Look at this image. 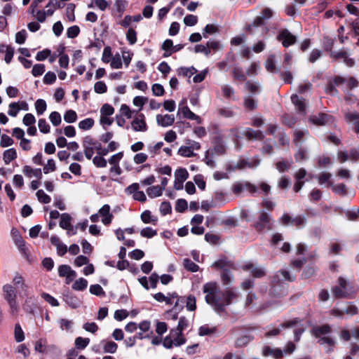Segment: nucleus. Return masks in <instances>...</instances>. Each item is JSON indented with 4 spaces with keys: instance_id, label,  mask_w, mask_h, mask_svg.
Wrapping results in <instances>:
<instances>
[{
    "instance_id": "obj_1",
    "label": "nucleus",
    "mask_w": 359,
    "mask_h": 359,
    "mask_svg": "<svg viewBox=\"0 0 359 359\" xmlns=\"http://www.w3.org/2000/svg\"><path fill=\"white\" fill-rule=\"evenodd\" d=\"M205 294V299L212 309L220 316H226V306L235 303L239 297V293L233 287H226L222 292L215 282H209L203 287Z\"/></svg>"
},
{
    "instance_id": "obj_2",
    "label": "nucleus",
    "mask_w": 359,
    "mask_h": 359,
    "mask_svg": "<svg viewBox=\"0 0 359 359\" xmlns=\"http://www.w3.org/2000/svg\"><path fill=\"white\" fill-rule=\"evenodd\" d=\"M288 271L282 270L278 271L271 280V293L275 296H282L287 294V285L285 281H292Z\"/></svg>"
},
{
    "instance_id": "obj_3",
    "label": "nucleus",
    "mask_w": 359,
    "mask_h": 359,
    "mask_svg": "<svg viewBox=\"0 0 359 359\" xmlns=\"http://www.w3.org/2000/svg\"><path fill=\"white\" fill-rule=\"evenodd\" d=\"M288 327L293 328L294 335V341H298L300 339L301 335L306 330V326L302 323V321L298 318H294L287 320L283 324H280L278 327L271 328L266 332L267 337L276 336L280 333L282 329Z\"/></svg>"
},
{
    "instance_id": "obj_4",
    "label": "nucleus",
    "mask_w": 359,
    "mask_h": 359,
    "mask_svg": "<svg viewBox=\"0 0 359 359\" xmlns=\"http://www.w3.org/2000/svg\"><path fill=\"white\" fill-rule=\"evenodd\" d=\"M2 291L3 297L9 305L11 315L15 316L19 309V306L16 301L17 294H18L16 289L13 285L7 283L3 285Z\"/></svg>"
},
{
    "instance_id": "obj_5",
    "label": "nucleus",
    "mask_w": 359,
    "mask_h": 359,
    "mask_svg": "<svg viewBox=\"0 0 359 359\" xmlns=\"http://www.w3.org/2000/svg\"><path fill=\"white\" fill-rule=\"evenodd\" d=\"M233 263L228 261L225 258L219 259L215 261L212 266L217 269H222L221 273V280L224 285H230L233 280V275L229 271V269L233 268Z\"/></svg>"
},
{
    "instance_id": "obj_6",
    "label": "nucleus",
    "mask_w": 359,
    "mask_h": 359,
    "mask_svg": "<svg viewBox=\"0 0 359 359\" xmlns=\"http://www.w3.org/2000/svg\"><path fill=\"white\" fill-rule=\"evenodd\" d=\"M333 295L337 298L348 297L355 292V288L344 278H339V285L332 290Z\"/></svg>"
},
{
    "instance_id": "obj_7",
    "label": "nucleus",
    "mask_w": 359,
    "mask_h": 359,
    "mask_svg": "<svg viewBox=\"0 0 359 359\" xmlns=\"http://www.w3.org/2000/svg\"><path fill=\"white\" fill-rule=\"evenodd\" d=\"M331 327L328 325H323L321 326H317L312 329V334L319 338L318 343L321 345L327 344L329 346H333L334 341L329 337H323L331 332Z\"/></svg>"
},
{
    "instance_id": "obj_8",
    "label": "nucleus",
    "mask_w": 359,
    "mask_h": 359,
    "mask_svg": "<svg viewBox=\"0 0 359 359\" xmlns=\"http://www.w3.org/2000/svg\"><path fill=\"white\" fill-rule=\"evenodd\" d=\"M13 285L17 293L21 297L28 296V285L25 278L20 273H16L13 278Z\"/></svg>"
},
{
    "instance_id": "obj_9",
    "label": "nucleus",
    "mask_w": 359,
    "mask_h": 359,
    "mask_svg": "<svg viewBox=\"0 0 359 359\" xmlns=\"http://www.w3.org/2000/svg\"><path fill=\"white\" fill-rule=\"evenodd\" d=\"M255 229L258 231H266L272 229V222L270 215L262 211L259 220L255 224Z\"/></svg>"
},
{
    "instance_id": "obj_10",
    "label": "nucleus",
    "mask_w": 359,
    "mask_h": 359,
    "mask_svg": "<svg viewBox=\"0 0 359 359\" xmlns=\"http://www.w3.org/2000/svg\"><path fill=\"white\" fill-rule=\"evenodd\" d=\"M231 189L234 194L238 195L245 189L251 194L256 193L258 190V187L247 182H236L232 185Z\"/></svg>"
},
{
    "instance_id": "obj_11",
    "label": "nucleus",
    "mask_w": 359,
    "mask_h": 359,
    "mask_svg": "<svg viewBox=\"0 0 359 359\" xmlns=\"http://www.w3.org/2000/svg\"><path fill=\"white\" fill-rule=\"evenodd\" d=\"M189 177V173L185 168H179L175 172L174 187L176 190H182L184 187L183 183Z\"/></svg>"
},
{
    "instance_id": "obj_12",
    "label": "nucleus",
    "mask_w": 359,
    "mask_h": 359,
    "mask_svg": "<svg viewBox=\"0 0 359 359\" xmlns=\"http://www.w3.org/2000/svg\"><path fill=\"white\" fill-rule=\"evenodd\" d=\"M337 158L341 163L348 160H350L352 162H356L359 160V149H352L349 154L345 151H339L337 154Z\"/></svg>"
},
{
    "instance_id": "obj_13",
    "label": "nucleus",
    "mask_w": 359,
    "mask_h": 359,
    "mask_svg": "<svg viewBox=\"0 0 359 359\" xmlns=\"http://www.w3.org/2000/svg\"><path fill=\"white\" fill-rule=\"evenodd\" d=\"M277 38L282 42L283 46L285 48L295 43L297 40L296 36L287 29L281 30Z\"/></svg>"
},
{
    "instance_id": "obj_14",
    "label": "nucleus",
    "mask_w": 359,
    "mask_h": 359,
    "mask_svg": "<svg viewBox=\"0 0 359 359\" xmlns=\"http://www.w3.org/2000/svg\"><path fill=\"white\" fill-rule=\"evenodd\" d=\"M131 128L135 132H146L148 129L143 114H138L131 122Z\"/></svg>"
},
{
    "instance_id": "obj_15",
    "label": "nucleus",
    "mask_w": 359,
    "mask_h": 359,
    "mask_svg": "<svg viewBox=\"0 0 359 359\" xmlns=\"http://www.w3.org/2000/svg\"><path fill=\"white\" fill-rule=\"evenodd\" d=\"M183 104H184V101H182L180 104L178 114H182V116L184 118H187L190 120L196 121L198 123H201V117L195 114L194 112H192L187 106H182Z\"/></svg>"
},
{
    "instance_id": "obj_16",
    "label": "nucleus",
    "mask_w": 359,
    "mask_h": 359,
    "mask_svg": "<svg viewBox=\"0 0 359 359\" xmlns=\"http://www.w3.org/2000/svg\"><path fill=\"white\" fill-rule=\"evenodd\" d=\"M110 209L109 205L105 204L98 211L99 215L102 217V222L106 226L111 224L114 217L113 215L110 212Z\"/></svg>"
},
{
    "instance_id": "obj_17",
    "label": "nucleus",
    "mask_w": 359,
    "mask_h": 359,
    "mask_svg": "<svg viewBox=\"0 0 359 359\" xmlns=\"http://www.w3.org/2000/svg\"><path fill=\"white\" fill-rule=\"evenodd\" d=\"M309 121L317 126H325L332 121V116L326 114H319L317 116H312L309 118Z\"/></svg>"
},
{
    "instance_id": "obj_18",
    "label": "nucleus",
    "mask_w": 359,
    "mask_h": 359,
    "mask_svg": "<svg viewBox=\"0 0 359 359\" xmlns=\"http://www.w3.org/2000/svg\"><path fill=\"white\" fill-rule=\"evenodd\" d=\"M175 121V117L173 115L165 114L161 115L158 114L156 116V122L158 125L162 127H168L170 126L173 124Z\"/></svg>"
},
{
    "instance_id": "obj_19",
    "label": "nucleus",
    "mask_w": 359,
    "mask_h": 359,
    "mask_svg": "<svg viewBox=\"0 0 359 359\" xmlns=\"http://www.w3.org/2000/svg\"><path fill=\"white\" fill-rule=\"evenodd\" d=\"M22 172L26 177L29 178L35 177L36 178L41 179L42 177L41 168H32L29 165H25L22 168Z\"/></svg>"
},
{
    "instance_id": "obj_20",
    "label": "nucleus",
    "mask_w": 359,
    "mask_h": 359,
    "mask_svg": "<svg viewBox=\"0 0 359 359\" xmlns=\"http://www.w3.org/2000/svg\"><path fill=\"white\" fill-rule=\"evenodd\" d=\"M344 313L349 316H354L358 313V309L355 306L350 304L344 310L336 309L332 311V314L338 317L343 316Z\"/></svg>"
},
{
    "instance_id": "obj_21",
    "label": "nucleus",
    "mask_w": 359,
    "mask_h": 359,
    "mask_svg": "<svg viewBox=\"0 0 359 359\" xmlns=\"http://www.w3.org/2000/svg\"><path fill=\"white\" fill-rule=\"evenodd\" d=\"M291 101L299 112L302 114H305L306 103L303 98L299 97L297 95H292L291 96Z\"/></svg>"
},
{
    "instance_id": "obj_22",
    "label": "nucleus",
    "mask_w": 359,
    "mask_h": 359,
    "mask_svg": "<svg viewBox=\"0 0 359 359\" xmlns=\"http://www.w3.org/2000/svg\"><path fill=\"white\" fill-rule=\"evenodd\" d=\"M244 269L250 271L252 275L255 278H261L265 276L266 273L264 268L255 266L253 264H246Z\"/></svg>"
},
{
    "instance_id": "obj_23",
    "label": "nucleus",
    "mask_w": 359,
    "mask_h": 359,
    "mask_svg": "<svg viewBox=\"0 0 359 359\" xmlns=\"http://www.w3.org/2000/svg\"><path fill=\"white\" fill-rule=\"evenodd\" d=\"M259 163L260 160L258 158H254L249 161L245 160H241L238 163L236 168L238 169H243L247 167L250 168H255L259 165Z\"/></svg>"
},
{
    "instance_id": "obj_24",
    "label": "nucleus",
    "mask_w": 359,
    "mask_h": 359,
    "mask_svg": "<svg viewBox=\"0 0 359 359\" xmlns=\"http://www.w3.org/2000/svg\"><path fill=\"white\" fill-rule=\"evenodd\" d=\"M262 353L265 356L273 355V357L276 359H280L283 355V351L281 349H272L269 346H264L263 348Z\"/></svg>"
},
{
    "instance_id": "obj_25",
    "label": "nucleus",
    "mask_w": 359,
    "mask_h": 359,
    "mask_svg": "<svg viewBox=\"0 0 359 359\" xmlns=\"http://www.w3.org/2000/svg\"><path fill=\"white\" fill-rule=\"evenodd\" d=\"M243 135L250 140H262L264 138V135L260 130H255L250 128H246Z\"/></svg>"
},
{
    "instance_id": "obj_26",
    "label": "nucleus",
    "mask_w": 359,
    "mask_h": 359,
    "mask_svg": "<svg viewBox=\"0 0 359 359\" xmlns=\"http://www.w3.org/2000/svg\"><path fill=\"white\" fill-rule=\"evenodd\" d=\"M17 156V151L14 148L6 149L3 154V159L6 165H8L12 161L15 160Z\"/></svg>"
},
{
    "instance_id": "obj_27",
    "label": "nucleus",
    "mask_w": 359,
    "mask_h": 359,
    "mask_svg": "<svg viewBox=\"0 0 359 359\" xmlns=\"http://www.w3.org/2000/svg\"><path fill=\"white\" fill-rule=\"evenodd\" d=\"M141 219L144 224H156L158 218L156 216L152 215L149 210H144L141 214Z\"/></svg>"
},
{
    "instance_id": "obj_28",
    "label": "nucleus",
    "mask_w": 359,
    "mask_h": 359,
    "mask_svg": "<svg viewBox=\"0 0 359 359\" xmlns=\"http://www.w3.org/2000/svg\"><path fill=\"white\" fill-rule=\"evenodd\" d=\"M332 175L327 172H323L320 173L318 177V183L320 185L325 184L326 187H332L333 183L330 181Z\"/></svg>"
},
{
    "instance_id": "obj_29",
    "label": "nucleus",
    "mask_w": 359,
    "mask_h": 359,
    "mask_svg": "<svg viewBox=\"0 0 359 359\" xmlns=\"http://www.w3.org/2000/svg\"><path fill=\"white\" fill-rule=\"evenodd\" d=\"M337 82L347 83V88H348V90L355 88L358 86V81L355 78L351 76H337Z\"/></svg>"
},
{
    "instance_id": "obj_30",
    "label": "nucleus",
    "mask_w": 359,
    "mask_h": 359,
    "mask_svg": "<svg viewBox=\"0 0 359 359\" xmlns=\"http://www.w3.org/2000/svg\"><path fill=\"white\" fill-rule=\"evenodd\" d=\"M265 68L271 73L278 72V70L276 66L275 55H269L265 62Z\"/></svg>"
},
{
    "instance_id": "obj_31",
    "label": "nucleus",
    "mask_w": 359,
    "mask_h": 359,
    "mask_svg": "<svg viewBox=\"0 0 359 359\" xmlns=\"http://www.w3.org/2000/svg\"><path fill=\"white\" fill-rule=\"evenodd\" d=\"M345 117L347 121L353 123L355 132L359 133V114L350 112L347 113Z\"/></svg>"
},
{
    "instance_id": "obj_32",
    "label": "nucleus",
    "mask_w": 359,
    "mask_h": 359,
    "mask_svg": "<svg viewBox=\"0 0 359 359\" xmlns=\"http://www.w3.org/2000/svg\"><path fill=\"white\" fill-rule=\"evenodd\" d=\"M170 336L173 338L174 346H180L186 342V339L182 335V333H179L175 330H172L170 333Z\"/></svg>"
},
{
    "instance_id": "obj_33",
    "label": "nucleus",
    "mask_w": 359,
    "mask_h": 359,
    "mask_svg": "<svg viewBox=\"0 0 359 359\" xmlns=\"http://www.w3.org/2000/svg\"><path fill=\"white\" fill-rule=\"evenodd\" d=\"M332 56L335 58H343L344 62L347 66L351 67L354 64V60L348 57L347 53L345 51H340L337 53H332Z\"/></svg>"
},
{
    "instance_id": "obj_34",
    "label": "nucleus",
    "mask_w": 359,
    "mask_h": 359,
    "mask_svg": "<svg viewBox=\"0 0 359 359\" xmlns=\"http://www.w3.org/2000/svg\"><path fill=\"white\" fill-rule=\"evenodd\" d=\"M103 350L104 353H114L117 348L118 345L116 343L112 341H102Z\"/></svg>"
},
{
    "instance_id": "obj_35",
    "label": "nucleus",
    "mask_w": 359,
    "mask_h": 359,
    "mask_svg": "<svg viewBox=\"0 0 359 359\" xmlns=\"http://www.w3.org/2000/svg\"><path fill=\"white\" fill-rule=\"evenodd\" d=\"M65 301L72 309L78 308L81 305V301L76 296L72 294L65 295Z\"/></svg>"
},
{
    "instance_id": "obj_36",
    "label": "nucleus",
    "mask_w": 359,
    "mask_h": 359,
    "mask_svg": "<svg viewBox=\"0 0 359 359\" xmlns=\"http://www.w3.org/2000/svg\"><path fill=\"white\" fill-rule=\"evenodd\" d=\"M246 89L252 94H259L261 91V86L258 82L248 81L245 83Z\"/></svg>"
},
{
    "instance_id": "obj_37",
    "label": "nucleus",
    "mask_w": 359,
    "mask_h": 359,
    "mask_svg": "<svg viewBox=\"0 0 359 359\" xmlns=\"http://www.w3.org/2000/svg\"><path fill=\"white\" fill-rule=\"evenodd\" d=\"M197 72V69L194 67H180L177 69V74L180 76L191 77Z\"/></svg>"
},
{
    "instance_id": "obj_38",
    "label": "nucleus",
    "mask_w": 359,
    "mask_h": 359,
    "mask_svg": "<svg viewBox=\"0 0 359 359\" xmlns=\"http://www.w3.org/2000/svg\"><path fill=\"white\" fill-rule=\"evenodd\" d=\"M72 217L68 213H62L60 215V226L63 229H68L72 224Z\"/></svg>"
},
{
    "instance_id": "obj_39",
    "label": "nucleus",
    "mask_w": 359,
    "mask_h": 359,
    "mask_svg": "<svg viewBox=\"0 0 359 359\" xmlns=\"http://www.w3.org/2000/svg\"><path fill=\"white\" fill-rule=\"evenodd\" d=\"M162 192V188L159 185L152 186L147 189V195L152 198L161 196Z\"/></svg>"
},
{
    "instance_id": "obj_40",
    "label": "nucleus",
    "mask_w": 359,
    "mask_h": 359,
    "mask_svg": "<svg viewBox=\"0 0 359 359\" xmlns=\"http://www.w3.org/2000/svg\"><path fill=\"white\" fill-rule=\"evenodd\" d=\"M87 280L83 278H80L73 283L72 288L76 291H83L87 287Z\"/></svg>"
},
{
    "instance_id": "obj_41",
    "label": "nucleus",
    "mask_w": 359,
    "mask_h": 359,
    "mask_svg": "<svg viewBox=\"0 0 359 359\" xmlns=\"http://www.w3.org/2000/svg\"><path fill=\"white\" fill-rule=\"evenodd\" d=\"M215 151V149L214 150H208L205 152V157H204V162L210 168H215V162L214 160V151Z\"/></svg>"
},
{
    "instance_id": "obj_42",
    "label": "nucleus",
    "mask_w": 359,
    "mask_h": 359,
    "mask_svg": "<svg viewBox=\"0 0 359 359\" xmlns=\"http://www.w3.org/2000/svg\"><path fill=\"white\" fill-rule=\"evenodd\" d=\"M36 114L38 115H42L47 109V104L44 100L38 99L34 104Z\"/></svg>"
},
{
    "instance_id": "obj_43",
    "label": "nucleus",
    "mask_w": 359,
    "mask_h": 359,
    "mask_svg": "<svg viewBox=\"0 0 359 359\" xmlns=\"http://www.w3.org/2000/svg\"><path fill=\"white\" fill-rule=\"evenodd\" d=\"M183 266L184 269L191 272H196L199 270V266L189 258L183 259Z\"/></svg>"
},
{
    "instance_id": "obj_44",
    "label": "nucleus",
    "mask_w": 359,
    "mask_h": 359,
    "mask_svg": "<svg viewBox=\"0 0 359 359\" xmlns=\"http://www.w3.org/2000/svg\"><path fill=\"white\" fill-rule=\"evenodd\" d=\"M294 158L297 162L307 160L309 158L307 150L305 148L299 147L294 154Z\"/></svg>"
},
{
    "instance_id": "obj_45",
    "label": "nucleus",
    "mask_w": 359,
    "mask_h": 359,
    "mask_svg": "<svg viewBox=\"0 0 359 359\" xmlns=\"http://www.w3.org/2000/svg\"><path fill=\"white\" fill-rule=\"evenodd\" d=\"M308 134L309 131L307 130H296L294 133V142L295 144H300L302 142L303 137Z\"/></svg>"
},
{
    "instance_id": "obj_46",
    "label": "nucleus",
    "mask_w": 359,
    "mask_h": 359,
    "mask_svg": "<svg viewBox=\"0 0 359 359\" xmlns=\"http://www.w3.org/2000/svg\"><path fill=\"white\" fill-rule=\"evenodd\" d=\"M244 107L249 109L253 110L257 108V101L250 95H247L244 98Z\"/></svg>"
},
{
    "instance_id": "obj_47",
    "label": "nucleus",
    "mask_w": 359,
    "mask_h": 359,
    "mask_svg": "<svg viewBox=\"0 0 359 359\" xmlns=\"http://www.w3.org/2000/svg\"><path fill=\"white\" fill-rule=\"evenodd\" d=\"M94 120L91 118H87L79 123V128L83 130H88L93 128Z\"/></svg>"
},
{
    "instance_id": "obj_48",
    "label": "nucleus",
    "mask_w": 359,
    "mask_h": 359,
    "mask_svg": "<svg viewBox=\"0 0 359 359\" xmlns=\"http://www.w3.org/2000/svg\"><path fill=\"white\" fill-rule=\"evenodd\" d=\"M222 91L223 93V95L226 98H232L233 100H236V98L233 96L234 95V89L230 86L229 85H222Z\"/></svg>"
},
{
    "instance_id": "obj_49",
    "label": "nucleus",
    "mask_w": 359,
    "mask_h": 359,
    "mask_svg": "<svg viewBox=\"0 0 359 359\" xmlns=\"http://www.w3.org/2000/svg\"><path fill=\"white\" fill-rule=\"evenodd\" d=\"M77 119V114L75 111L69 109L64 114V120L68 123H74Z\"/></svg>"
},
{
    "instance_id": "obj_50",
    "label": "nucleus",
    "mask_w": 359,
    "mask_h": 359,
    "mask_svg": "<svg viewBox=\"0 0 359 359\" xmlns=\"http://www.w3.org/2000/svg\"><path fill=\"white\" fill-rule=\"evenodd\" d=\"M90 343L89 338L79 337L75 339V346L77 349H84Z\"/></svg>"
},
{
    "instance_id": "obj_51",
    "label": "nucleus",
    "mask_w": 359,
    "mask_h": 359,
    "mask_svg": "<svg viewBox=\"0 0 359 359\" xmlns=\"http://www.w3.org/2000/svg\"><path fill=\"white\" fill-rule=\"evenodd\" d=\"M186 307L188 311H194L196 309V300L194 296L189 295L185 299Z\"/></svg>"
},
{
    "instance_id": "obj_52",
    "label": "nucleus",
    "mask_w": 359,
    "mask_h": 359,
    "mask_svg": "<svg viewBox=\"0 0 359 359\" xmlns=\"http://www.w3.org/2000/svg\"><path fill=\"white\" fill-rule=\"evenodd\" d=\"M331 187L335 194H340L341 196H346L348 194L346 186L344 184H332Z\"/></svg>"
},
{
    "instance_id": "obj_53",
    "label": "nucleus",
    "mask_w": 359,
    "mask_h": 359,
    "mask_svg": "<svg viewBox=\"0 0 359 359\" xmlns=\"http://www.w3.org/2000/svg\"><path fill=\"white\" fill-rule=\"evenodd\" d=\"M89 291L92 294L104 297L105 292L102 287L99 284L91 285L89 288Z\"/></svg>"
},
{
    "instance_id": "obj_54",
    "label": "nucleus",
    "mask_w": 359,
    "mask_h": 359,
    "mask_svg": "<svg viewBox=\"0 0 359 359\" xmlns=\"http://www.w3.org/2000/svg\"><path fill=\"white\" fill-rule=\"evenodd\" d=\"M14 336L17 342H21L25 339V334L20 324L15 325Z\"/></svg>"
},
{
    "instance_id": "obj_55",
    "label": "nucleus",
    "mask_w": 359,
    "mask_h": 359,
    "mask_svg": "<svg viewBox=\"0 0 359 359\" xmlns=\"http://www.w3.org/2000/svg\"><path fill=\"white\" fill-rule=\"evenodd\" d=\"M110 65L112 69H120L122 67V58L118 53L111 57Z\"/></svg>"
},
{
    "instance_id": "obj_56",
    "label": "nucleus",
    "mask_w": 359,
    "mask_h": 359,
    "mask_svg": "<svg viewBox=\"0 0 359 359\" xmlns=\"http://www.w3.org/2000/svg\"><path fill=\"white\" fill-rule=\"evenodd\" d=\"M36 194L38 201L40 203L48 204L51 201L50 197L48 195H47L42 189L38 190Z\"/></svg>"
},
{
    "instance_id": "obj_57",
    "label": "nucleus",
    "mask_w": 359,
    "mask_h": 359,
    "mask_svg": "<svg viewBox=\"0 0 359 359\" xmlns=\"http://www.w3.org/2000/svg\"><path fill=\"white\" fill-rule=\"evenodd\" d=\"M126 39L130 45H133L137 42V32L133 28H129L126 33Z\"/></svg>"
},
{
    "instance_id": "obj_58",
    "label": "nucleus",
    "mask_w": 359,
    "mask_h": 359,
    "mask_svg": "<svg viewBox=\"0 0 359 359\" xmlns=\"http://www.w3.org/2000/svg\"><path fill=\"white\" fill-rule=\"evenodd\" d=\"M292 165V161H278L276 164V168L280 172H284L287 170Z\"/></svg>"
},
{
    "instance_id": "obj_59",
    "label": "nucleus",
    "mask_w": 359,
    "mask_h": 359,
    "mask_svg": "<svg viewBox=\"0 0 359 359\" xmlns=\"http://www.w3.org/2000/svg\"><path fill=\"white\" fill-rule=\"evenodd\" d=\"M93 163L97 168H105L107 161L103 156L97 155L93 158Z\"/></svg>"
},
{
    "instance_id": "obj_60",
    "label": "nucleus",
    "mask_w": 359,
    "mask_h": 359,
    "mask_svg": "<svg viewBox=\"0 0 359 359\" xmlns=\"http://www.w3.org/2000/svg\"><path fill=\"white\" fill-rule=\"evenodd\" d=\"M157 234V231L151 227H145L140 231V235L144 238H151Z\"/></svg>"
},
{
    "instance_id": "obj_61",
    "label": "nucleus",
    "mask_w": 359,
    "mask_h": 359,
    "mask_svg": "<svg viewBox=\"0 0 359 359\" xmlns=\"http://www.w3.org/2000/svg\"><path fill=\"white\" fill-rule=\"evenodd\" d=\"M61 330L71 331L73 326V321L67 319L62 318L58 321Z\"/></svg>"
},
{
    "instance_id": "obj_62",
    "label": "nucleus",
    "mask_w": 359,
    "mask_h": 359,
    "mask_svg": "<svg viewBox=\"0 0 359 359\" xmlns=\"http://www.w3.org/2000/svg\"><path fill=\"white\" fill-rule=\"evenodd\" d=\"M50 121L54 126H57L60 124L62 118L59 112L53 111L49 115Z\"/></svg>"
},
{
    "instance_id": "obj_63",
    "label": "nucleus",
    "mask_w": 359,
    "mask_h": 359,
    "mask_svg": "<svg viewBox=\"0 0 359 359\" xmlns=\"http://www.w3.org/2000/svg\"><path fill=\"white\" fill-rule=\"evenodd\" d=\"M114 107L109 104H103L100 109L101 116H109L112 115L114 114Z\"/></svg>"
},
{
    "instance_id": "obj_64",
    "label": "nucleus",
    "mask_w": 359,
    "mask_h": 359,
    "mask_svg": "<svg viewBox=\"0 0 359 359\" xmlns=\"http://www.w3.org/2000/svg\"><path fill=\"white\" fill-rule=\"evenodd\" d=\"M39 129L41 133L46 134L50 132V126L44 118H40L38 121Z\"/></svg>"
}]
</instances>
